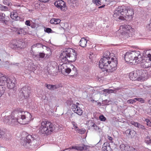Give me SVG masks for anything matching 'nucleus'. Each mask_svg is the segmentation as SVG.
I'll list each match as a JSON object with an SVG mask.
<instances>
[{"label":"nucleus","instance_id":"obj_26","mask_svg":"<svg viewBox=\"0 0 151 151\" xmlns=\"http://www.w3.org/2000/svg\"><path fill=\"white\" fill-rule=\"evenodd\" d=\"M61 20L59 19L53 18L50 21V23L51 24H57L60 23Z\"/></svg>","mask_w":151,"mask_h":151},{"label":"nucleus","instance_id":"obj_58","mask_svg":"<svg viewBox=\"0 0 151 151\" xmlns=\"http://www.w3.org/2000/svg\"><path fill=\"white\" fill-rule=\"evenodd\" d=\"M13 65H15L19 66V63H16L15 64H13Z\"/></svg>","mask_w":151,"mask_h":151},{"label":"nucleus","instance_id":"obj_59","mask_svg":"<svg viewBox=\"0 0 151 151\" xmlns=\"http://www.w3.org/2000/svg\"><path fill=\"white\" fill-rule=\"evenodd\" d=\"M105 6V5H103L102 6H99V8H101L104 7Z\"/></svg>","mask_w":151,"mask_h":151},{"label":"nucleus","instance_id":"obj_41","mask_svg":"<svg viewBox=\"0 0 151 151\" xmlns=\"http://www.w3.org/2000/svg\"><path fill=\"white\" fill-rule=\"evenodd\" d=\"M8 9V8L7 6L3 5H1L0 6V10L2 11H6Z\"/></svg>","mask_w":151,"mask_h":151},{"label":"nucleus","instance_id":"obj_38","mask_svg":"<svg viewBox=\"0 0 151 151\" xmlns=\"http://www.w3.org/2000/svg\"><path fill=\"white\" fill-rule=\"evenodd\" d=\"M136 102L135 98L134 99H129L127 101V103L128 104H133L135 103Z\"/></svg>","mask_w":151,"mask_h":151},{"label":"nucleus","instance_id":"obj_35","mask_svg":"<svg viewBox=\"0 0 151 151\" xmlns=\"http://www.w3.org/2000/svg\"><path fill=\"white\" fill-rule=\"evenodd\" d=\"M145 142L148 144H150L151 143V137L147 136L145 138Z\"/></svg>","mask_w":151,"mask_h":151},{"label":"nucleus","instance_id":"obj_24","mask_svg":"<svg viewBox=\"0 0 151 151\" xmlns=\"http://www.w3.org/2000/svg\"><path fill=\"white\" fill-rule=\"evenodd\" d=\"M46 52L45 53L46 56L45 57V59H47L51 56L52 52L51 50L49 47H46Z\"/></svg>","mask_w":151,"mask_h":151},{"label":"nucleus","instance_id":"obj_54","mask_svg":"<svg viewBox=\"0 0 151 151\" xmlns=\"http://www.w3.org/2000/svg\"><path fill=\"white\" fill-rule=\"evenodd\" d=\"M9 1H10V0H4L3 3L4 4L6 5Z\"/></svg>","mask_w":151,"mask_h":151},{"label":"nucleus","instance_id":"obj_30","mask_svg":"<svg viewBox=\"0 0 151 151\" xmlns=\"http://www.w3.org/2000/svg\"><path fill=\"white\" fill-rule=\"evenodd\" d=\"M94 129L99 134H100L101 132H102V130L101 128H100L99 126H97L96 124L93 127Z\"/></svg>","mask_w":151,"mask_h":151},{"label":"nucleus","instance_id":"obj_17","mask_svg":"<svg viewBox=\"0 0 151 151\" xmlns=\"http://www.w3.org/2000/svg\"><path fill=\"white\" fill-rule=\"evenodd\" d=\"M102 150L103 151H111V148L109 143V142H105L103 144Z\"/></svg>","mask_w":151,"mask_h":151},{"label":"nucleus","instance_id":"obj_39","mask_svg":"<svg viewBox=\"0 0 151 151\" xmlns=\"http://www.w3.org/2000/svg\"><path fill=\"white\" fill-rule=\"evenodd\" d=\"M45 31L47 33H53L55 32L51 28H46L45 29Z\"/></svg>","mask_w":151,"mask_h":151},{"label":"nucleus","instance_id":"obj_4","mask_svg":"<svg viewBox=\"0 0 151 151\" xmlns=\"http://www.w3.org/2000/svg\"><path fill=\"white\" fill-rule=\"evenodd\" d=\"M77 53L73 49L69 48L63 51L60 55V58L63 62L67 61L73 62L76 60Z\"/></svg>","mask_w":151,"mask_h":151},{"label":"nucleus","instance_id":"obj_37","mask_svg":"<svg viewBox=\"0 0 151 151\" xmlns=\"http://www.w3.org/2000/svg\"><path fill=\"white\" fill-rule=\"evenodd\" d=\"M89 59L91 60V62H93L94 59H95V56L93 55V53H91L90 54L89 56Z\"/></svg>","mask_w":151,"mask_h":151},{"label":"nucleus","instance_id":"obj_18","mask_svg":"<svg viewBox=\"0 0 151 151\" xmlns=\"http://www.w3.org/2000/svg\"><path fill=\"white\" fill-rule=\"evenodd\" d=\"M120 148L122 150L124 151H129L130 150V147L128 145L124 144H121L120 146Z\"/></svg>","mask_w":151,"mask_h":151},{"label":"nucleus","instance_id":"obj_9","mask_svg":"<svg viewBox=\"0 0 151 151\" xmlns=\"http://www.w3.org/2000/svg\"><path fill=\"white\" fill-rule=\"evenodd\" d=\"M20 95L25 99L29 97L31 93L30 88L28 86H25L22 88L19 91Z\"/></svg>","mask_w":151,"mask_h":151},{"label":"nucleus","instance_id":"obj_29","mask_svg":"<svg viewBox=\"0 0 151 151\" xmlns=\"http://www.w3.org/2000/svg\"><path fill=\"white\" fill-rule=\"evenodd\" d=\"M45 54L43 52H40L39 54L35 55V57H36L37 59L40 60V58H44L45 57Z\"/></svg>","mask_w":151,"mask_h":151},{"label":"nucleus","instance_id":"obj_48","mask_svg":"<svg viewBox=\"0 0 151 151\" xmlns=\"http://www.w3.org/2000/svg\"><path fill=\"white\" fill-rule=\"evenodd\" d=\"M23 111L21 109H17V111H16V113L17 114V113H20L21 114L19 116H20L21 115H23Z\"/></svg>","mask_w":151,"mask_h":151},{"label":"nucleus","instance_id":"obj_7","mask_svg":"<svg viewBox=\"0 0 151 151\" xmlns=\"http://www.w3.org/2000/svg\"><path fill=\"white\" fill-rule=\"evenodd\" d=\"M16 83L15 78L11 79L0 73V86H4L6 84L8 88L12 89L15 86Z\"/></svg>","mask_w":151,"mask_h":151},{"label":"nucleus","instance_id":"obj_40","mask_svg":"<svg viewBox=\"0 0 151 151\" xmlns=\"http://www.w3.org/2000/svg\"><path fill=\"white\" fill-rule=\"evenodd\" d=\"M86 146L84 145H83L82 146H78V150H80V151H82L84 150L86 148Z\"/></svg>","mask_w":151,"mask_h":151},{"label":"nucleus","instance_id":"obj_49","mask_svg":"<svg viewBox=\"0 0 151 151\" xmlns=\"http://www.w3.org/2000/svg\"><path fill=\"white\" fill-rule=\"evenodd\" d=\"M46 86L48 89L50 90H52V85L47 84Z\"/></svg>","mask_w":151,"mask_h":151},{"label":"nucleus","instance_id":"obj_45","mask_svg":"<svg viewBox=\"0 0 151 151\" xmlns=\"http://www.w3.org/2000/svg\"><path fill=\"white\" fill-rule=\"evenodd\" d=\"M93 2L95 3L96 5L99 6L101 4V1L99 0H93Z\"/></svg>","mask_w":151,"mask_h":151},{"label":"nucleus","instance_id":"obj_13","mask_svg":"<svg viewBox=\"0 0 151 151\" xmlns=\"http://www.w3.org/2000/svg\"><path fill=\"white\" fill-rule=\"evenodd\" d=\"M55 5L58 9H60L62 10H65L66 7L65 2L62 0L56 1L54 3Z\"/></svg>","mask_w":151,"mask_h":151},{"label":"nucleus","instance_id":"obj_55","mask_svg":"<svg viewBox=\"0 0 151 151\" xmlns=\"http://www.w3.org/2000/svg\"><path fill=\"white\" fill-rule=\"evenodd\" d=\"M71 148L72 149H74L78 150V146L72 147Z\"/></svg>","mask_w":151,"mask_h":151},{"label":"nucleus","instance_id":"obj_44","mask_svg":"<svg viewBox=\"0 0 151 151\" xmlns=\"http://www.w3.org/2000/svg\"><path fill=\"white\" fill-rule=\"evenodd\" d=\"M103 91L104 92H106L109 93L114 92V91L112 89H105Z\"/></svg>","mask_w":151,"mask_h":151},{"label":"nucleus","instance_id":"obj_50","mask_svg":"<svg viewBox=\"0 0 151 151\" xmlns=\"http://www.w3.org/2000/svg\"><path fill=\"white\" fill-rule=\"evenodd\" d=\"M72 123L73 125V127L75 129H76L78 128V127L74 122H72Z\"/></svg>","mask_w":151,"mask_h":151},{"label":"nucleus","instance_id":"obj_64","mask_svg":"<svg viewBox=\"0 0 151 151\" xmlns=\"http://www.w3.org/2000/svg\"><path fill=\"white\" fill-rule=\"evenodd\" d=\"M61 150L60 151H64V150Z\"/></svg>","mask_w":151,"mask_h":151},{"label":"nucleus","instance_id":"obj_27","mask_svg":"<svg viewBox=\"0 0 151 151\" xmlns=\"http://www.w3.org/2000/svg\"><path fill=\"white\" fill-rule=\"evenodd\" d=\"M5 17V14L2 13H0V21L2 23L6 24L7 21L4 19Z\"/></svg>","mask_w":151,"mask_h":151},{"label":"nucleus","instance_id":"obj_12","mask_svg":"<svg viewBox=\"0 0 151 151\" xmlns=\"http://www.w3.org/2000/svg\"><path fill=\"white\" fill-rule=\"evenodd\" d=\"M124 58L126 62L135 64V62L134 60L132 52H127L124 55Z\"/></svg>","mask_w":151,"mask_h":151},{"label":"nucleus","instance_id":"obj_21","mask_svg":"<svg viewBox=\"0 0 151 151\" xmlns=\"http://www.w3.org/2000/svg\"><path fill=\"white\" fill-rule=\"evenodd\" d=\"M143 56L146 58V60L151 61V54L149 53L148 51H144L143 54Z\"/></svg>","mask_w":151,"mask_h":151},{"label":"nucleus","instance_id":"obj_57","mask_svg":"<svg viewBox=\"0 0 151 151\" xmlns=\"http://www.w3.org/2000/svg\"><path fill=\"white\" fill-rule=\"evenodd\" d=\"M42 2H46L48 1L49 0H41Z\"/></svg>","mask_w":151,"mask_h":151},{"label":"nucleus","instance_id":"obj_23","mask_svg":"<svg viewBox=\"0 0 151 151\" xmlns=\"http://www.w3.org/2000/svg\"><path fill=\"white\" fill-rule=\"evenodd\" d=\"M16 32L18 34L25 35L26 33V31L24 29L22 28H15Z\"/></svg>","mask_w":151,"mask_h":151},{"label":"nucleus","instance_id":"obj_8","mask_svg":"<svg viewBox=\"0 0 151 151\" xmlns=\"http://www.w3.org/2000/svg\"><path fill=\"white\" fill-rule=\"evenodd\" d=\"M35 137L34 135L29 134L26 137L22 138L21 142V145L26 148H28L32 141L35 139Z\"/></svg>","mask_w":151,"mask_h":151},{"label":"nucleus","instance_id":"obj_51","mask_svg":"<svg viewBox=\"0 0 151 151\" xmlns=\"http://www.w3.org/2000/svg\"><path fill=\"white\" fill-rule=\"evenodd\" d=\"M108 139L109 140L110 142L112 143L113 142V138L112 137L109 136H108Z\"/></svg>","mask_w":151,"mask_h":151},{"label":"nucleus","instance_id":"obj_31","mask_svg":"<svg viewBox=\"0 0 151 151\" xmlns=\"http://www.w3.org/2000/svg\"><path fill=\"white\" fill-rule=\"evenodd\" d=\"M43 47H46V46H44L42 44H41L40 43H37L36 44L33 45L32 47V49L33 48H34L35 47H37L38 48L41 47L43 48Z\"/></svg>","mask_w":151,"mask_h":151},{"label":"nucleus","instance_id":"obj_56","mask_svg":"<svg viewBox=\"0 0 151 151\" xmlns=\"http://www.w3.org/2000/svg\"><path fill=\"white\" fill-rule=\"evenodd\" d=\"M11 4V3L10 2V1H9L8 2L6 5H8V6H10Z\"/></svg>","mask_w":151,"mask_h":151},{"label":"nucleus","instance_id":"obj_52","mask_svg":"<svg viewBox=\"0 0 151 151\" xmlns=\"http://www.w3.org/2000/svg\"><path fill=\"white\" fill-rule=\"evenodd\" d=\"M30 22L29 20H26L25 22V24L27 26H30Z\"/></svg>","mask_w":151,"mask_h":151},{"label":"nucleus","instance_id":"obj_47","mask_svg":"<svg viewBox=\"0 0 151 151\" xmlns=\"http://www.w3.org/2000/svg\"><path fill=\"white\" fill-rule=\"evenodd\" d=\"M99 119L101 121H105L106 119L105 117L103 115L100 116Z\"/></svg>","mask_w":151,"mask_h":151},{"label":"nucleus","instance_id":"obj_1","mask_svg":"<svg viewBox=\"0 0 151 151\" xmlns=\"http://www.w3.org/2000/svg\"><path fill=\"white\" fill-rule=\"evenodd\" d=\"M103 57L99 62V67L101 69H103V71H106L108 72H111L116 70L117 64L116 59L111 58V61L109 60L110 58L108 54H104Z\"/></svg>","mask_w":151,"mask_h":151},{"label":"nucleus","instance_id":"obj_14","mask_svg":"<svg viewBox=\"0 0 151 151\" xmlns=\"http://www.w3.org/2000/svg\"><path fill=\"white\" fill-rule=\"evenodd\" d=\"M71 109L73 111L78 115L81 116L82 114L83 110L77 105L75 104H72L71 106Z\"/></svg>","mask_w":151,"mask_h":151},{"label":"nucleus","instance_id":"obj_3","mask_svg":"<svg viewBox=\"0 0 151 151\" xmlns=\"http://www.w3.org/2000/svg\"><path fill=\"white\" fill-rule=\"evenodd\" d=\"M32 116L28 112H24V114L18 116L17 118H15L13 116H7L6 117L5 122L8 124L15 125L18 123L22 124H26L31 120Z\"/></svg>","mask_w":151,"mask_h":151},{"label":"nucleus","instance_id":"obj_33","mask_svg":"<svg viewBox=\"0 0 151 151\" xmlns=\"http://www.w3.org/2000/svg\"><path fill=\"white\" fill-rule=\"evenodd\" d=\"M6 136L5 131L0 129V138L5 137Z\"/></svg>","mask_w":151,"mask_h":151},{"label":"nucleus","instance_id":"obj_53","mask_svg":"<svg viewBox=\"0 0 151 151\" xmlns=\"http://www.w3.org/2000/svg\"><path fill=\"white\" fill-rule=\"evenodd\" d=\"M90 126H91L92 127H93L96 124L92 122V121H91L90 123Z\"/></svg>","mask_w":151,"mask_h":151},{"label":"nucleus","instance_id":"obj_36","mask_svg":"<svg viewBox=\"0 0 151 151\" xmlns=\"http://www.w3.org/2000/svg\"><path fill=\"white\" fill-rule=\"evenodd\" d=\"M127 27L128 28V27H127V26H126L125 27H124L123 26H121L120 28L121 29L122 28L123 29V31L124 32H125L127 33H128V31H129V29H127Z\"/></svg>","mask_w":151,"mask_h":151},{"label":"nucleus","instance_id":"obj_2","mask_svg":"<svg viewBox=\"0 0 151 151\" xmlns=\"http://www.w3.org/2000/svg\"><path fill=\"white\" fill-rule=\"evenodd\" d=\"M134 14L132 8L123 6L119 7L117 10L114 11L113 16L115 20L120 22L127 19H132Z\"/></svg>","mask_w":151,"mask_h":151},{"label":"nucleus","instance_id":"obj_16","mask_svg":"<svg viewBox=\"0 0 151 151\" xmlns=\"http://www.w3.org/2000/svg\"><path fill=\"white\" fill-rule=\"evenodd\" d=\"M129 76L130 79L132 81L137 80L138 81V75L137 70L134 71L129 73Z\"/></svg>","mask_w":151,"mask_h":151},{"label":"nucleus","instance_id":"obj_43","mask_svg":"<svg viewBox=\"0 0 151 151\" xmlns=\"http://www.w3.org/2000/svg\"><path fill=\"white\" fill-rule=\"evenodd\" d=\"M145 121L146 122L147 125L149 127L151 126V121L149 119H145Z\"/></svg>","mask_w":151,"mask_h":151},{"label":"nucleus","instance_id":"obj_46","mask_svg":"<svg viewBox=\"0 0 151 151\" xmlns=\"http://www.w3.org/2000/svg\"><path fill=\"white\" fill-rule=\"evenodd\" d=\"M135 100H136V101H139L142 103H144V100L142 98H135Z\"/></svg>","mask_w":151,"mask_h":151},{"label":"nucleus","instance_id":"obj_20","mask_svg":"<svg viewBox=\"0 0 151 151\" xmlns=\"http://www.w3.org/2000/svg\"><path fill=\"white\" fill-rule=\"evenodd\" d=\"M131 123L132 125H134V126L137 127L139 128H140L142 129V130H145L146 129L145 127L142 125H141L140 124L137 122H135L134 121L131 122Z\"/></svg>","mask_w":151,"mask_h":151},{"label":"nucleus","instance_id":"obj_22","mask_svg":"<svg viewBox=\"0 0 151 151\" xmlns=\"http://www.w3.org/2000/svg\"><path fill=\"white\" fill-rule=\"evenodd\" d=\"M125 133L127 136L132 137L134 136L136 133L134 130H131L130 129H128L126 131Z\"/></svg>","mask_w":151,"mask_h":151},{"label":"nucleus","instance_id":"obj_42","mask_svg":"<svg viewBox=\"0 0 151 151\" xmlns=\"http://www.w3.org/2000/svg\"><path fill=\"white\" fill-rule=\"evenodd\" d=\"M76 130L78 132V133L81 134H84L85 131V129H76Z\"/></svg>","mask_w":151,"mask_h":151},{"label":"nucleus","instance_id":"obj_5","mask_svg":"<svg viewBox=\"0 0 151 151\" xmlns=\"http://www.w3.org/2000/svg\"><path fill=\"white\" fill-rule=\"evenodd\" d=\"M55 129V127L52 123L50 121L45 120L41 123L39 132L41 134L48 135L52 132Z\"/></svg>","mask_w":151,"mask_h":151},{"label":"nucleus","instance_id":"obj_25","mask_svg":"<svg viewBox=\"0 0 151 151\" xmlns=\"http://www.w3.org/2000/svg\"><path fill=\"white\" fill-rule=\"evenodd\" d=\"M68 2L71 5L73 6H77L78 5V2L77 0H68Z\"/></svg>","mask_w":151,"mask_h":151},{"label":"nucleus","instance_id":"obj_62","mask_svg":"<svg viewBox=\"0 0 151 151\" xmlns=\"http://www.w3.org/2000/svg\"><path fill=\"white\" fill-rule=\"evenodd\" d=\"M35 70V68H32V70Z\"/></svg>","mask_w":151,"mask_h":151},{"label":"nucleus","instance_id":"obj_34","mask_svg":"<svg viewBox=\"0 0 151 151\" xmlns=\"http://www.w3.org/2000/svg\"><path fill=\"white\" fill-rule=\"evenodd\" d=\"M62 85L61 84H56L55 85H52V90H54L55 89L59 88L60 87H62Z\"/></svg>","mask_w":151,"mask_h":151},{"label":"nucleus","instance_id":"obj_60","mask_svg":"<svg viewBox=\"0 0 151 151\" xmlns=\"http://www.w3.org/2000/svg\"><path fill=\"white\" fill-rule=\"evenodd\" d=\"M148 103L150 105H151V99L148 101Z\"/></svg>","mask_w":151,"mask_h":151},{"label":"nucleus","instance_id":"obj_32","mask_svg":"<svg viewBox=\"0 0 151 151\" xmlns=\"http://www.w3.org/2000/svg\"><path fill=\"white\" fill-rule=\"evenodd\" d=\"M145 59L143 60V61L141 63V65L144 68H148L149 66L147 65V63L145 60Z\"/></svg>","mask_w":151,"mask_h":151},{"label":"nucleus","instance_id":"obj_63","mask_svg":"<svg viewBox=\"0 0 151 151\" xmlns=\"http://www.w3.org/2000/svg\"><path fill=\"white\" fill-rule=\"evenodd\" d=\"M150 26H151V22L150 23V25H149Z\"/></svg>","mask_w":151,"mask_h":151},{"label":"nucleus","instance_id":"obj_10","mask_svg":"<svg viewBox=\"0 0 151 151\" xmlns=\"http://www.w3.org/2000/svg\"><path fill=\"white\" fill-rule=\"evenodd\" d=\"M24 44L21 40H14L9 45L10 47L14 50H19L23 47V45Z\"/></svg>","mask_w":151,"mask_h":151},{"label":"nucleus","instance_id":"obj_11","mask_svg":"<svg viewBox=\"0 0 151 151\" xmlns=\"http://www.w3.org/2000/svg\"><path fill=\"white\" fill-rule=\"evenodd\" d=\"M132 54L134 60H135V63H139L142 60V55L139 51H132Z\"/></svg>","mask_w":151,"mask_h":151},{"label":"nucleus","instance_id":"obj_19","mask_svg":"<svg viewBox=\"0 0 151 151\" xmlns=\"http://www.w3.org/2000/svg\"><path fill=\"white\" fill-rule=\"evenodd\" d=\"M88 40L84 37L82 38L79 42L80 45L83 47H86L87 45V44Z\"/></svg>","mask_w":151,"mask_h":151},{"label":"nucleus","instance_id":"obj_6","mask_svg":"<svg viewBox=\"0 0 151 151\" xmlns=\"http://www.w3.org/2000/svg\"><path fill=\"white\" fill-rule=\"evenodd\" d=\"M58 70L65 75L70 72L73 75H76L77 73L76 68L74 66L65 63L60 65L58 66Z\"/></svg>","mask_w":151,"mask_h":151},{"label":"nucleus","instance_id":"obj_28","mask_svg":"<svg viewBox=\"0 0 151 151\" xmlns=\"http://www.w3.org/2000/svg\"><path fill=\"white\" fill-rule=\"evenodd\" d=\"M10 17L13 19L18 20L19 18L17 12H13L11 14Z\"/></svg>","mask_w":151,"mask_h":151},{"label":"nucleus","instance_id":"obj_15","mask_svg":"<svg viewBox=\"0 0 151 151\" xmlns=\"http://www.w3.org/2000/svg\"><path fill=\"white\" fill-rule=\"evenodd\" d=\"M138 75V81L144 80L145 77L147 76L145 70H137Z\"/></svg>","mask_w":151,"mask_h":151},{"label":"nucleus","instance_id":"obj_61","mask_svg":"<svg viewBox=\"0 0 151 151\" xmlns=\"http://www.w3.org/2000/svg\"><path fill=\"white\" fill-rule=\"evenodd\" d=\"M5 63H6L7 64H8L9 63V62L8 61H6L5 62Z\"/></svg>","mask_w":151,"mask_h":151}]
</instances>
